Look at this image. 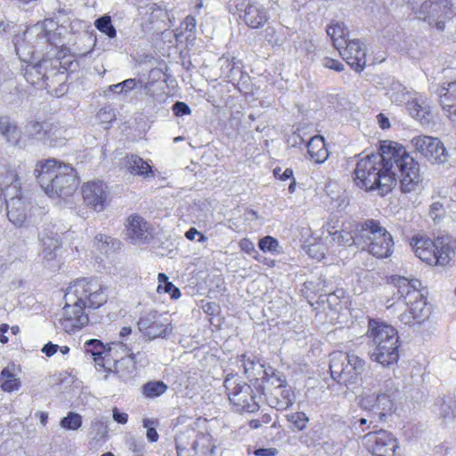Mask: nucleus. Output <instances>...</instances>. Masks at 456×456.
I'll return each instance as SVG.
<instances>
[{
    "label": "nucleus",
    "mask_w": 456,
    "mask_h": 456,
    "mask_svg": "<svg viewBox=\"0 0 456 456\" xmlns=\"http://www.w3.org/2000/svg\"><path fill=\"white\" fill-rule=\"evenodd\" d=\"M402 193H411L424 188L420 165L402 144L384 141L379 153L362 158L354 169L355 184L365 191L377 190L384 196L396 184Z\"/></svg>",
    "instance_id": "f257e3e1"
},
{
    "label": "nucleus",
    "mask_w": 456,
    "mask_h": 456,
    "mask_svg": "<svg viewBox=\"0 0 456 456\" xmlns=\"http://www.w3.org/2000/svg\"><path fill=\"white\" fill-rule=\"evenodd\" d=\"M65 305L56 326L67 333H75L89 322L86 308H98L107 302L106 287L96 280H80L65 294Z\"/></svg>",
    "instance_id": "f03ea898"
},
{
    "label": "nucleus",
    "mask_w": 456,
    "mask_h": 456,
    "mask_svg": "<svg viewBox=\"0 0 456 456\" xmlns=\"http://www.w3.org/2000/svg\"><path fill=\"white\" fill-rule=\"evenodd\" d=\"M38 183L50 197L67 198L71 196L78 186L75 169L68 164L47 159L35 169Z\"/></svg>",
    "instance_id": "7ed1b4c3"
},
{
    "label": "nucleus",
    "mask_w": 456,
    "mask_h": 456,
    "mask_svg": "<svg viewBox=\"0 0 456 456\" xmlns=\"http://www.w3.org/2000/svg\"><path fill=\"white\" fill-rule=\"evenodd\" d=\"M397 389L394 387L392 380H386L383 387L378 394L362 393L358 396V406L370 414V419L361 418L354 422V425L362 427L369 423L367 428H376L374 422L383 421L386 416L392 412L395 405V394Z\"/></svg>",
    "instance_id": "20e7f679"
},
{
    "label": "nucleus",
    "mask_w": 456,
    "mask_h": 456,
    "mask_svg": "<svg viewBox=\"0 0 456 456\" xmlns=\"http://www.w3.org/2000/svg\"><path fill=\"white\" fill-rule=\"evenodd\" d=\"M46 21L43 23H37L34 26L26 29L21 35H15L13 37V44L15 50L20 58L23 61L31 58L35 52L42 51L45 45V49L51 47V53L55 47L56 51L59 47L56 42L57 35L52 30L46 28Z\"/></svg>",
    "instance_id": "39448f33"
},
{
    "label": "nucleus",
    "mask_w": 456,
    "mask_h": 456,
    "mask_svg": "<svg viewBox=\"0 0 456 456\" xmlns=\"http://www.w3.org/2000/svg\"><path fill=\"white\" fill-rule=\"evenodd\" d=\"M411 245L416 256L429 265L444 266L456 255V239L438 237L432 240L415 237Z\"/></svg>",
    "instance_id": "423d86ee"
},
{
    "label": "nucleus",
    "mask_w": 456,
    "mask_h": 456,
    "mask_svg": "<svg viewBox=\"0 0 456 456\" xmlns=\"http://www.w3.org/2000/svg\"><path fill=\"white\" fill-rule=\"evenodd\" d=\"M357 241L359 248L367 250L378 258L387 257L393 252L394 241L391 234L374 219H368L361 224Z\"/></svg>",
    "instance_id": "0eeeda50"
},
{
    "label": "nucleus",
    "mask_w": 456,
    "mask_h": 456,
    "mask_svg": "<svg viewBox=\"0 0 456 456\" xmlns=\"http://www.w3.org/2000/svg\"><path fill=\"white\" fill-rule=\"evenodd\" d=\"M330 357L331 378L337 383L346 387L358 384L365 370L364 360L354 354L342 351L333 352Z\"/></svg>",
    "instance_id": "6e6552de"
},
{
    "label": "nucleus",
    "mask_w": 456,
    "mask_h": 456,
    "mask_svg": "<svg viewBox=\"0 0 456 456\" xmlns=\"http://www.w3.org/2000/svg\"><path fill=\"white\" fill-rule=\"evenodd\" d=\"M263 394L267 404L278 411L287 410L296 399V395L281 375L265 371L263 377Z\"/></svg>",
    "instance_id": "1a4fd4ad"
},
{
    "label": "nucleus",
    "mask_w": 456,
    "mask_h": 456,
    "mask_svg": "<svg viewBox=\"0 0 456 456\" xmlns=\"http://www.w3.org/2000/svg\"><path fill=\"white\" fill-rule=\"evenodd\" d=\"M414 12L418 19L444 30L445 20L456 13V7L453 0H427Z\"/></svg>",
    "instance_id": "9d476101"
},
{
    "label": "nucleus",
    "mask_w": 456,
    "mask_h": 456,
    "mask_svg": "<svg viewBox=\"0 0 456 456\" xmlns=\"http://www.w3.org/2000/svg\"><path fill=\"white\" fill-rule=\"evenodd\" d=\"M224 387L235 411L255 412L259 409L252 395L251 387L240 382L237 377H227L224 380Z\"/></svg>",
    "instance_id": "9b49d317"
},
{
    "label": "nucleus",
    "mask_w": 456,
    "mask_h": 456,
    "mask_svg": "<svg viewBox=\"0 0 456 456\" xmlns=\"http://www.w3.org/2000/svg\"><path fill=\"white\" fill-rule=\"evenodd\" d=\"M411 142L414 150L431 164L443 165L449 160V152L437 137L418 135Z\"/></svg>",
    "instance_id": "f8f14e48"
},
{
    "label": "nucleus",
    "mask_w": 456,
    "mask_h": 456,
    "mask_svg": "<svg viewBox=\"0 0 456 456\" xmlns=\"http://www.w3.org/2000/svg\"><path fill=\"white\" fill-rule=\"evenodd\" d=\"M362 444L374 456H395L397 439L385 429L370 431L362 437Z\"/></svg>",
    "instance_id": "ddd939ff"
},
{
    "label": "nucleus",
    "mask_w": 456,
    "mask_h": 456,
    "mask_svg": "<svg viewBox=\"0 0 456 456\" xmlns=\"http://www.w3.org/2000/svg\"><path fill=\"white\" fill-rule=\"evenodd\" d=\"M122 349L125 352H129L130 349L124 345L122 342H113L111 346L107 349L103 343L96 338L89 339L84 344V351L86 355H89L95 362L97 366L103 369L104 370H110V353Z\"/></svg>",
    "instance_id": "4468645a"
},
{
    "label": "nucleus",
    "mask_w": 456,
    "mask_h": 456,
    "mask_svg": "<svg viewBox=\"0 0 456 456\" xmlns=\"http://www.w3.org/2000/svg\"><path fill=\"white\" fill-rule=\"evenodd\" d=\"M137 325L139 330L149 339L163 338L171 331L168 319L157 311H151L142 315Z\"/></svg>",
    "instance_id": "2eb2a0df"
},
{
    "label": "nucleus",
    "mask_w": 456,
    "mask_h": 456,
    "mask_svg": "<svg viewBox=\"0 0 456 456\" xmlns=\"http://www.w3.org/2000/svg\"><path fill=\"white\" fill-rule=\"evenodd\" d=\"M82 196L86 206L97 212L102 211L109 196L108 187L102 181H90L82 186Z\"/></svg>",
    "instance_id": "dca6fc26"
},
{
    "label": "nucleus",
    "mask_w": 456,
    "mask_h": 456,
    "mask_svg": "<svg viewBox=\"0 0 456 456\" xmlns=\"http://www.w3.org/2000/svg\"><path fill=\"white\" fill-rule=\"evenodd\" d=\"M444 115L456 125V80L443 83L436 91Z\"/></svg>",
    "instance_id": "f3484780"
},
{
    "label": "nucleus",
    "mask_w": 456,
    "mask_h": 456,
    "mask_svg": "<svg viewBox=\"0 0 456 456\" xmlns=\"http://www.w3.org/2000/svg\"><path fill=\"white\" fill-rule=\"evenodd\" d=\"M370 352V359L383 366L396 363L399 359V338H391L387 342L372 345Z\"/></svg>",
    "instance_id": "a211bd4d"
},
{
    "label": "nucleus",
    "mask_w": 456,
    "mask_h": 456,
    "mask_svg": "<svg viewBox=\"0 0 456 456\" xmlns=\"http://www.w3.org/2000/svg\"><path fill=\"white\" fill-rule=\"evenodd\" d=\"M340 49V55L355 71H362L366 65V48L359 39L347 41Z\"/></svg>",
    "instance_id": "6ab92c4d"
},
{
    "label": "nucleus",
    "mask_w": 456,
    "mask_h": 456,
    "mask_svg": "<svg viewBox=\"0 0 456 456\" xmlns=\"http://www.w3.org/2000/svg\"><path fill=\"white\" fill-rule=\"evenodd\" d=\"M47 58L39 61L34 65H28L24 69V77L29 84L37 86L38 88H45V80L48 79L46 69L48 63L53 57L56 58V61L61 58L59 52L46 53Z\"/></svg>",
    "instance_id": "aec40b11"
},
{
    "label": "nucleus",
    "mask_w": 456,
    "mask_h": 456,
    "mask_svg": "<svg viewBox=\"0 0 456 456\" xmlns=\"http://www.w3.org/2000/svg\"><path fill=\"white\" fill-rule=\"evenodd\" d=\"M361 224L347 223L344 224L340 231H333L334 227L328 224L327 231L332 236V240L338 246L350 247L356 246L358 248L357 239L360 234Z\"/></svg>",
    "instance_id": "412c9836"
},
{
    "label": "nucleus",
    "mask_w": 456,
    "mask_h": 456,
    "mask_svg": "<svg viewBox=\"0 0 456 456\" xmlns=\"http://www.w3.org/2000/svg\"><path fill=\"white\" fill-rule=\"evenodd\" d=\"M127 235L134 243H142L151 239L148 223L138 215L127 218Z\"/></svg>",
    "instance_id": "4be33fe9"
},
{
    "label": "nucleus",
    "mask_w": 456,
    "mask_h": 456,
    "mask_svg": "<svg viewBox=\"0 0 456 456\" xmlns=\"http://www.w3.org/2000/svg\"><path fill=\"white\" fill-rule=\"evenodd\" d=\"M367 336L371 340V345L384 344L392 338H399L397 330L393 326L374 320H370L369 322Z\"/></svg>",
    "instance_id": "5701e85b"
},
{
    "label": "nucleus",
    "mask_w": 456,
    "mask_h": 456,
    "mask_svg": "<svg viewBox=\"0 0 456 456\" xmlns=\"http://www.w3.org/2000/svg\"><path fill=\"white\" fill-rule=\"evenodd\" d=\"M240 17L252 28H258L268 20L266 10L257 3H248Z\"/></svg>",
    "instance_id": "b1692460"
},
{
    "label": "nucleus",
    "mask_w": 456,
    "mask_h": 456,
    "mask_svg": "<svg viewBox=\"0 0 456 456\" xmlns=\"http://www.w3.org/2000/svg\"><path fill=\"white\" fill-rule=\"evenodd\" d=\"M0 135L9 144L16 146L21 138V130L17 122L8 116L0 117Z\"/></svg>",
    "instance_id": "393cba45"
},
{
    "label": "nucleus",
    "mask_w": 456,
    "mask_h": 456,
    "mask_svg": "<svg viewBox=\"0 0 456 456\" xmlns=\"http://www.w3.org/2000/svg\"><path fill=\"white\" fill-rule=\"evenodd\" d=\"M411 299L405 302L408 310L417 318V323H421L430 314V309L427 305V301L420 291H413L410 295Z\"/></svg>",
    "instance_id": "a878e982"
},
{
    "label": "nucleus",
    "mask_w": 456,
    "mask_h": 456,
    "mask_svg": "<svg viewBox=\"0 0 456 456\" xmlns=\"http://www.w3.org/2000/svg\"><path fill=\"white\" fill-rule=\"evenodd\" d=\"M125 167L134 175H140L144 178L154 176L150 164L138 155H127L125 158Z\"/></svg>",
    "instance_id": "bb28decb"
},
{
    "label": "nucleus",
    "mask_w": 456,
    "mask_h": 456,
    "mask_svg": "<svg viewBox=\"0 0 456 456\" xmlns=\"http://www.w3.org/2000/svg\"><path fill=\"white\" fill-rule=\"evenodd\" d=\"M456 212V201L444 198L442 201H435L429 206L428 216L435 224L442 222L447 211Z\"/></svg>",
    "instance_id": "cd10ccee"
},
{
    "label": "nucleus",
    "mask_w": 456,
    "mask_h": 456,
    "mask_svg": "<svg viewBox=\"0 0 456 456\" xmlns=\"http://www.w3.org/2000/svg\"><path fill=\"white\" fill-rule=\"evenodd\" d=\"M391 280L397 288L399 298L403 297L404 303L411 299L410 295L413 293V291H419V289L421 286V282L418 279L409 280L402 276H392Z\"/></svg>",
    "instance_id": "c85d7f7f"
},
{
    "label": "nucleus",
    "mask_w": 456,
    "mask_h": 456,
    "mask_svg": "<svg viewBox=\"0 0 456 456\" xmlns=\"http://www.w3.org/2000/svg\"><path fill=\"white\" fill-rule=\"evenodd\" d=\"M387 97L392 102L401 105L406 103L407 107L409 102L415 100V94L407 90V88L399 82H393L387 92Z\"/></svg>",
    "instance_id": "c756f323"
},
{
    "label": "nucleus",
    "mask_w": 456,
    "mask_h": 456,
    "mask_svg": "<svg viewBox=\"0 0 456 456\" xmlns=\"http://www.w3.org/2000/svg\"><path fill=\"white\" fill-rule=\"evenodd\" d=\"M115 372L124 381L132 379L136 375V362L133 354L115 362Z\"/></svg>",
    "instance_id": "7c9ffc66"
},
{
    "label": "nucleus",
    "mask_w": 456,
    "mask_h": 456,
    "mask_svg": "<svg viewBox=\"0 0 456 456\" xmlns=\"http://www.w3.org/2000/svg\"><path fill=\"white\" fill-rule=\"evenodd\" d=\"M308 153L311 159L316 163L324 162L329 156L322 136L315 135L307 143Z\"/></svg>",
    "instance_id": "2f4dec72"
},
{
    "label": "nucleus",
    "mask_w": 456,
    "mask_h": 456,
    "mask_svg": "<svg viewBox=\"0 0 456 456\" xmlns=\"http://www.w3.org/2000/svg\"><path fill=\"white\" fill-rule=\"evenodd\" d=\"M0 386L4 392H12L20 388V381L15 372L14 364H9L3 369L0 375Z\"/></svg>",
    "instance_id": "473e14b6"
},
{
    "label": "nucleus",
    "mask_w": 456,
    "mask_h": 456,
    "mask_svg": "<svg viewBox=\"0 0 456 456\" xmlns=\"http://www.w3.org/2000/svg\"><path fill=\"white\" fill-rule=\"evenodd\" d=\"M328 36L331 38L334 47L340 51L343 45L347 42L346 36L348 35L346 27L341 23L337 22L335 24L329 25L326 28Z\"/></svg>",
    "instance_id": "72a5a7b5"
},
{
    "label": "nucleus",
    "mask_w": 456,
    "mask_h": 456,
    "mask_svg": "<svg viewBox=\"0 0 456 456\" xmlns=\"http://www.w3.org/2000/svg\"><path fill=\"white\" fill-rule=\"evenodd\" d=\"M42 245V255L45 259L51 260L55 256V251L61 247L57 234L48 235L45 232L39 234Z\"/></svg>",
    "instance_id": "f704fd0d"
},
{
    "label": "nucleus",
    "mask_w": 456,
    "mask_h": 456,
    "mask_svg": "<svg viewBox=\"0 0 456 456\" xmlns=\"http://www.w3.org/2000/svg\"><path fill=\"white\" fill-rule=\"evenodd\" d=\"M7 216L14 225L19 227L23 225L27 219V215L20 200L12 199L11 202L7 203Z\"/></svg>",
    "instance_id": "c9c22d12"
},
{
    "label": "nucleus",
    "mask_w": 456,
    "mask_h": 456,
    "mask_svg": "<svg viewBox=\"0 0 456 456\" xmlns=\"http://www.w3.org/2000/svg\"><path fill=\"white\" fill-rule=\"evenodd\" d=\"M410 115L419 120L422 125H428L431 121V110L429 106H422L419 100L409 102L407 107Z\"/></svg>",
    "instance_id": "e433bc0d"
},
{
    "label": "nucleus",
    "mask_w": 456,
    "mask_h": 456,
    "mask_svg": "<svg viewBox=\"0 0 456 456\" xmlns=\"http://www.w3.org/2000/svg\"><path fill=\"white\" fill-rule=\"evenodd\" d=\"M26 132L29 137L41 141L44 143L46 134L51 132L55 134V132L61 131L54 127H48V124L43 125L37 121H30L27 126Z\"/></svg>",
    "instance_id": "4c0bfd02"
},
{
    "label": "nucleus",
    "mask_w": 456,
    "mask_h": 456,
    "mask_svg": "<svg viewBox=\"0 0 456 456\" xmlns=\"http://www.w3.org/2000/svg\"><path fill=\"white\" fill-rule=\"evenodd\" d=\"M436 406L438 407L437 413L440 417L444 420H449L456 417V400L452 398H448L444 400V398L439 399L436 403Z\"/></svg>",
    "instance_id": "58836bf2"
},
{
    "label": "nucleus",
    "mask_w": 456,
    "mask_h": 456,
    "mask_svg": "<svg viewBox=\"0 0 456 456\" xmlns=\"http://www.w3.org/2000/svg\"><path fill=\"white\" fill-rule=\"evenodd\" d=\"M11 185H13L15 189L20 186L16 171L10 167L0 165V191L3 190V187Z\"/></svg>",
    "instance_id": "ea45409f"
},
{
    "label": "nucleus",
    "mask_w": 456,
    "mask_h": 456,
    "mask_svg": "<svg viewBox=\"0 0 456 456\" xmlns=\"http://www.w3.org/2000/svg\"><path fill=\"white\" fill-rule=\"evenodd\" d=\"M60 426L65 430L76 431L82 426V416L77 412L69 411L60 421Z\"/></svg>",
    "instance_id": "a19ab883"
},
{
    "label": "nucleus",
    "mask_w": 456,
    "mask_h": 456,
    "mask_svg": "<svg viewBox=\"0 0 456 456\" xmlns=\"http://www.w3.org/2000/svg\"><path fill=\"white\" fill-rule=\"evenodd\" d=\"M48 127H54L60 129L61 132H55V134L53 132L49 133L46 134L45 142L44 143L52 147H59L63 145L66 139L64 135L66 133L65 129L58 125L53 124H48Z\"/></svg>",
    "instance_id": "79ce46f5"
},
{
    "label": "nucleus",
    "mask_w": 456,
    "mask_h": 456,
    "mask_svg": "<svg viewBox=\"0 0 456 456\" xmlns=\"http://www.w3.org/2000/svg\"><path fill=\"white\" fill-rule=\"evenodd\" d=\"M259 248L264 252H270L273 255L282 253L279 241L271 236H265L259 240Z\"/></svg>",
    "instance_id": "37998d69"
},
{
    "label": "nucleus",
    "mask_w": 456,
    "mask_h": 456,
    "mask_svg": "<svg viewBox=\"0 0 456 456\" xmlns=\"http://www.w3.org/2000/svg\"><path fill=\"white\" fill-rule=\"evenodd\" d=\"M95 27L102 33L107 35L110 38L116 37L117 31L112 25L111 19L108 15H104L97 19L94 22Z\"/></svg>",
    "instance_id": "c03bdc74"
},
{
    "label": "nucleus",
    "mask_w": 456,
    "mask_h": 456,
    "mask_svg": "<svg viewBox=\"0 0 456 456\" xmlns=\"http://www.w3.org/2000/svg\"><path fill=\"white\" fill-rule=\"evenodd\" d=\"M167 388L162 381L148 382L143 386V394L147 397H155L164 394Z\"/></svg>",
    "instance_id": "a18cd8bd"
},
{
    "label": "nucleus",
    "mask_w": 456,
    "mask_h": 456,
    "mask_svg": "<svg viewBox=\"0 0 456 456\" xmlns=\"http://www.w3.org/2000/svg\"><path fill=\"white\" fill-rule=\"evenodd\" d=\"M287 419L294 425V427L299 430L302 431L306 428V425L309 421L308 417L306 414L303 411H297L290 414H288Z\"/></svg>",
    "instance_id": "49530a36"
},
{
    "label": "nucleus",
    "mask_w": 456,
    "mask_h": 456,
    "mask_svg": "<svg viewBox=\"0 0 456 456\" xmlns=\"http://www.w3.org/2000/svg\"><path fill=\"white\" fill-rule=\"evenodd\" d=\"M138 81L134 78H128L121 83L110 86L109 89L110 92L118 94H127L136 87Z\"/></svg>",
    "instance_id": "de8ad7c7"
},
{
    "label": "nucleus",
    "mask_w": 456,
    "mask_h": 456,
    "mask_svg": "<svg viewBox=\"0 0 456 456\" xmlns=\"http://www.w3.org/2000/svg\"><path fill=\"white\" fill-rule=\"evenodd\" d=\"M96 118L99 122L104 125V127L107 128L108 126L116 119V113L114 109L110 107H103L98 111Z\"/></svg>",
    "instance_id": "09e8293b"
},
{
    "label": "nucleus",
    "mask_w": 456,
    "mask_h": 456,
    "mask_svg": "<svg viewBox=\"0 0 456 456\" xmlns=\"http://www.w3.org/2000/svg\"><path fill=\"white\" fill-rule=\"evenodd\" d=\"M92 428V438L99 441L105 436L107 434V426L99 419H94L91 424Z\"/></svg>",
    "instance_id": "8fccbe9b"
},
{
    "label": "nucleus",
    "mask_w": 456,
    "mask_h": 456,
    "mask_svg": "<svg viewBox=\"0 0 456 456\" xmlns=\"http://www.w3.org/2000/svg\"><path fill=\"white\" fill-rule=\"evenodd\" d=\"M265 40L273 46H280L284 43V37L277 34L273 27H267L265 30Z\"/></svg>",
    "instance_id": "3c124183"
},
{
    "label": "nucleus",
    "mask_w": 456,
    "mask_h": 456,
    "mask_svg": "<svg viewBox=\"0 0 456 456\" xmlns=\"http://www.w3.org/2000/svg\"><path fill=\"white\" fill-rule=\"evenodd\" d=\"M157 291L159 293H169L171 297L175 299L178 298L181 296L179 289L175 287V285L169 281L164 284H159L157 288Z\"/></svg>",
    "instance_id": "603ef678"
},
{
    "label": "nucleus",
    "mask_w": 456,
    "mask_h": 456,
    "mask_svg": "<svg viewBox=\"0 0 456 456\" xmlns=\"http://www.w3.org/2000/svg\"><path fill=\"white\" fill-rule=\"evenodd\" d=\"M155 422L153 420L144 419H143V427L147 428V438L151 442H156L159 439V434L156 431L155 428L151 427V425H154Z\"/></svg>",
    "instance_id": "864d4df0"
},
{
    "label": "nucleus",
    "mask_w": 456,
    "mask_h": 456,
    "mask_svg": "<svg viewBox=\"0 0 456 456\" xmlns=\"http://www.w3.org/2000/svg\"><path fill=\"white\" fill-rule=\"evenodd\" d=\"M172 110L174 111V114L176 117H183L184 115H189L191 112L190 107L185 102H176L173 105Z\"/></svg>",
    "instance_id": "5fc2aeb1"
},
{
    "label": "nucleus",
    "mask_w": 456,
    "mask_h": 456,
    "mask_svg": "<svg viewBox=\"0 0 456 456\" xmlns=\"http://www.w3.org/2000/svg\"><path fill=\"white\" fill-rule=\"evenodd\" d=\"M322 63L323 67L337 71H341L344 69V65L341 62H339L338 60H334L329 57L323 58Z\"/></svg>",
    "instance_id": "6e6d98bb"
},
{
    "label": "nucleus",
    "mask_w": 456,
    "mask_h": 456,
    "mask_svg": "<svg viewBox=\"0 0 456 456\" xmlns=\"http://www.w3.org/2000/svg\"><path fill=\"white\" fill-rule=\"evenodd\" d=\"M112 239L105 234H97L94 238V241L100 250L107 251L110 241Z\"/></svg>",
    "instance_id": "4d7b16f0"
},
{
    "label": "nucleus",
    "mask_w": 456,
    "mask_h": 456,
    "mask_svg": "<svg viewBox=\"0 0 456 456\" xmlns=\"http://www.w3.org/2000/svg\"><path fill=\"white\" fill-rule=\"evenodd\" d=\"M112 418L118 424H126L128 420V415L126 412H121L117 407L112 409Z\"/></svg>",
    "instance_id": "13d9d810"
},
{
    "label": "nucleus",
    "mask_w": 456,
    "mask_h": 456,
    "mask_svg": "<svg viewBox=\"0 0 456 456\" xmlns=\"http://www.w3.org/2000/svg\"><path fill=\"white\" fill-rule=\"evenodd\" d=\"M400 320L406 325H414L417 323V318L408 310L400 315Z\"/></svg>",
    "instance_id": "bf43d9fd"
},
{
    "label": "nucleus",
    "mask_w": 456,
    "mask_h": 456,
    "mask_svg": "<svg viewBox=\"0 0 456 456\" xmlns=\"http://www.w3.org/2000/svg\"><path fill=\"white\" fill-rule=\"evenodd\" d=\"M59 349V346L53 344L52 342L47 343L42 348V352L48 357L53 356Z\"/></svg>",
    "instance_id": "052dcab7"
},
{
    "label": "nucleus",
    "mask_w": 456,
    "mask_h": 456,
    "mask_svg": "<svg viewBox=\"0 0 456 456\" xmlns=\"http://www.w3.org/2000/svg\"><path fill=\"white\" fill-rule=\"evenodd\" d=\"M240 248L242 251L251 253L255 251V245L252 241L248 239H243L240 241Z\"/></svg>",
    "instance_id": "680f3d73"
},
{
    "label": "nucleus",
    "mask_w": 456,
    "mask_h": 456,
    "mask_svg": "<svg viewBox=\"0 0 456 456\" xmlns=\"http://www.w3.org/2000/svg\"><path fill=\"white\" fill-rule=\"evenodd\" d=\"M320 248V245L318 244H313L309 247L308 248V253L309 255L314 257V258H316V259H321L323 257L324 254L323 252H321L319 254H317V251Z\"/></svg>",
    "instance_id": "e2e57ef3"
},
{
    "label": "nucleus",
    "mask_w": 456,
    "mask_h": 456,
    "mask_svg": "<svg viewBox=\"0 0 456 456\" xmlns=\"http://www.w3.org/2000/svg\"><path fill=\"white\" fill-rule=\"evenodd\" d=\"M276 450L273 448H260L255 452L256 455L258 456H274Z\"/></svg>",
    "instance_id": "0e129e2a"
},
{
    "label": "nucleus",
    "mask_w": 456,
    "mask_h": 456,
    "mask_svg": "<svg viewBox=\"0 0 456 456\" xmlns=\"http://www.w3.org/2000/svg\"><path fill=\"white\" fill-rule=\"evenodd\" d=\"M377 118H378L379 126L382 129H386V128H388L390 126V123H389L388 118L386 116H384L383 114H381V113L379 114L377 116Z\"/></svg>",
    "instance_id": "69168bd1"
},
{
    "label": "nucleus",
    "mask_w": 456,
    "mask_h": 456,
    "mask_svg": "<svg viewBox=\"0 0 456 456\" xmlns=\"http://www.w3.org/2000/svg\"><path fill=\"white\" fill-rule=\"evenodd\" d=\"M9 326L7 324L0 325V342L2 344H5L8 342V338L5 336V333L8 331Z\"/></svg>",
    "instance_id": "338daca9"
},
{
    "label": "nucleus",
    "mask_w": 456,
    "mask_h": 456,
    "mask_svg": "<svg viewBox=\"0 0 456 456\" xmlns=\"http://www.w3.org/2000/svg\"><path fill=\"white\" fill-rule=\"evenodd\" d=\"M200 234V232L196 228H191L185 232V237L189 240H194L196 236Z\"/></svg>",
    "instance_id": "774afa93"
}]
</instances>
